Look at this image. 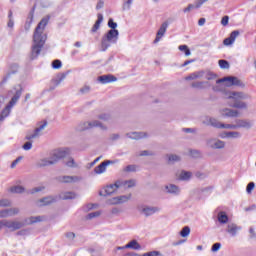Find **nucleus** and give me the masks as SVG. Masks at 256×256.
Returning <instances> with one entry per match:
<instances>
[{
	"label": "nucleus",
	"mask_w": 256,
	"mask_h": 256,
	"mask_svg": "<svg viewBox=\"0 0 256 256\" xmlns=\"http://www.w3.org/2000/svg\"><path fill=\"white\" fill-rule=\"evenodd\" d=\"M95 127H99L102 131H107V126L101 123L99 120H92L83 122L80 124V131H87L89 129H95Z\"/></svg>",
	"instance_id": "4"
},
{
	"label": "nucleus",
	"mask_w": 256,
	"mask_h": 256,
	"mask_svg": "<svg viewBox=\"0 0 256 256\" xmlns=\"http://www.w3.org/2000/svg\"><path fill=\"white\" fill-rule=\"evenodd\" d=\"M219 249H221V243H215L212 245L211 251H213V253H216V251H218Z\"/></svg>",
	"instance_id": "62"
},
{
	"label": "nucleus",
	"mask_w": 256,
	"mask_h": 256,
	"mask_svg": "<svg viewBox=\"0 0 256 256\" xmlns=\"http://www.w3.org/2000/svg\"><path fill=\"white\" fill-rule=\"evenodd\" d=\"M44 189H45V187L39 186V187H36V188H33V189L29 190L28 193L30 195H34V193H39V192L43 191Z\"/></svg>",
	"instance_id": "51"
},
{
	"label": "nucleus",
	"mask_w": 256,
	"mask_h": 256,
	"mask_svg": "<svg viewBox=\"0 0 256 256\" xmlns=\"http://www.w3.org/2000/svg\"><path fill=\"white\" fill-rule=\"evenodd\" d=\"M3 226L10 231H19L23 227V223L14 220L3 219Z\"/></svg>",
	"instance_id": "8"
},
{
	"label": "nucleus",
	"mask_w": 256,
	"mask_h": 256,
	"mask_svg": "<svg viewBox=\"0 0 256 256\" xmlns=\"http://www.w3.org/2000/svg\"><path fill=\"white\" fill-rule=\"evenodd\" d=\"M59 183H77L81 181V177L79 176H60L57 178Z\"/></svg>",
	"instance_id": "19"
},
{
	"label": "nucleus",
	"mask_w": 256,
	"mask_h": 256,
	"mask_svg": "<svg viewBox=\"0 0 256 256\" xmlns=\"http://www.w3.org/2000/svg\"><path fill=\"white\" fill-rule=\"evenodd\" d=\"M71 153V149L69 148H61L53 152L52 154V161H55V163L61 161V159H65L67 155Z\"/></svg>",
	"instance_id": "7"
},
{
	"label": "nucleus",
	"mask_w": 256,
	"mask_h": 256,
	"mask_svg": "<svg viewBox=\"0 0 256 256\" xmlns=\"http://www.w3.org/2000/svg\"><path fill=\"white\" fill-rule=\"evenodd\" d=\"M191 172H189V171H182L181 173H180V179L182 180V181H189V179H191Z\"/></svg>",
	"instance_id": "42"
},
{
	"label": "nucleus",
	"mask_w": 256,
	"mask_h": 256,
	"mask_svg": "<svg viewBox=\"0 0 256 256\" xmlns=\"http://www.w3.org/2000/svg\"><path fill=\"white\" fill-rule=\"evenodd\" d=\"M111 116H109V114H100L98 116V119H101L102 121H109Z\"/></svg>",
	"instance_id": "63"
},
{
	"label": "nucleus",
	"mask_w": 256,
	"mask_h": 256,
	"mask_svg": "<svg viewBox=\"0 0 256 256\" xmlns=\"http://www.w3.org/2000/svg\"><path fill=\"white\" fill-rule=\"evenodd\" d=\"M52 67H53V69H61V67H62L61 60H54L52 62Z\"/></svg>",
	"instance_id": "55"
},
{
	"label": "nucleus",
	"mask_w": 256,
	"mask_h": 256,
	"mask_svg": "<svg viewBox=\"0 0 256 256\" xmlns=\"http://www.w3.org/2000/svg\"><path fill=\"white\" fill-rule=\"evenodd\" d=\"M228 99H233V101H239V99H249V95L243 92H230Z\"/></svg>",
	"instance_id": "24"
},
{
	"label": "nucleus",
	"mask_w": 256,
	"mask_h": 256,
	"mask_svg": "<svg viewBox=\"0 0 256 256\" xmlns=\"http://www.w3.org/2000/svg\"><path fill=\"white\" fill-rule=\"evenodd\" d=\"M108 33L104 34L101 39V51H107L111 45H115L119 41V30H117V23L112 18L108 20Z\"/></svg>",
	"instance_id": "2"
},
{
	"label": "nucleus",
	"mask_w": 256,
	"mask_h": 256,
	"mask_svg": "<svg viewBox=\"0 0 256 256\" xmlns=\"http://www.w3.org/2000/svg\"><path fill=\"white\" fill-rule=\"evenodd\" d=\"M11 109L13 108L7 104L0 114V121H5V119L11 115Z\"/></svg>",
	"instance_id": "32"
},
{
	"label": "nucleus",
	"mask_w": 256,
	"mask_h": 256,
	"mask_svg": "<svg viewBox=\"0 0 256 256\" xmlns=\"http://www.w3.org/2000/svg\"><path fill=\"white\" fill-rule=\"evenodd\" d=\"M115 163H119V160H115V161L105 160L100 165H98L94 168V173L96 175H101V174L105 173V171H107V167H109V165H115Z\"/></svg>",
	"instance_id": "9"
},
{
	"label": "nucleus",
	"mask_w": 256,
	"mask_h": 256,
	"mask_svg": "<svg viewBox=\"0 0 256 256\" xmlns=\"http://www.w3.org/2000/svg\"><path fill=\"white\" fill-rule=\"evenodd\" d=\"M119 187H121V181H116L114 184L107 185L99 192V195L101 197H109V195H113Z\"/></svg>",
	"instance_id": "6"
},
{
	"label": "nucleus",
	"mask_w": 256,
	"mask_h": 256,
	"mask_svg": "<svg viewBox=\"0 0 256 256\" xmlns=\"http://www.w3.org/2000/svg\"><path fill=\"white\" fill-rule=\"evenodd\" d=\"M67 78V73H59L57 74L56 78L52 79L51 83L53 86L50 87V91H53L56 87L61 85L62 81H65Z\"/></svg>",
	"instance_id": "15"
},
{
	"label": "nucleus",
	"mask_w": 256,
	"mask_h": 256,
	"mask_svg": "<svg viewBox=\"0 0 256 256\" xmlns=\"http://www.w3.org/2000/svg\"><path fill=\"white\" fill-rule=\"evenodd\" d=\"M207 121H208L207 125H211L216 129H237L236 124H224L212 117L207 118Z\"/></svg>",
	"instance_id": "5"
},
{
	"label": "nucleus",
	"mask_w": 256,
	"mask_h": 256,
	"mask_svg": "<svg viewBox=\"0 0 256 256\" xmlns=\"http://www.w3.org/2000/svg\"><path fill=\"white\" fill-rule=\"evenodd\" d=\"M204 79H207V81H213L215 79H217V74L208 71V72H204Z\"/></svg>",
	"instance_id": "41"
},
{
	"label": "nucleus",
	"mask_w": 256,
	"mask_h": 256,
	"mask_svg": "<svg viewBox=\"0 0 256 256\" xmlns=\"http://www.w3.org/2000/svg\"><path fill=\"white\" fill-rule=\"evenodd\" d=\"M49 165H55V161H53V158H42L36 162V167L39 169L43 167H49Z\"/></svg>",
	"instance_id": "22"
},
{
	"label": "nucleus",
	"mask_w": 256,
	"mask_h": 256,
	"mask_svg": "<svg viewBox=\"0 0 256 256\" xmlns=\"http://www.w3.org/2000/svg\"><path fill=\"white\" fill-rule=\"evenodd\" d=\"M138 211L145 217H151V215H155V213H159V211H161V208L149 207V206H139Z\"/></svg>",
	"instance_id": "10"
},
{
	"label": "nucleus",
	"mask_w": 256,
	"mask_h": 256,
	"mask_svg": "<svg viewBox=\"0 0 256 256\" xmlns=\"http://www.w3.org/2000/svg\"><path fill=\"white\" fill-rule=\"evenodd\" d=\"M100 216H101L100 211L91 212L86 216V219H95L96 217H100Z\"/></svg>",
	"instance_id": "50"
},
{
	"label": "nucleus",
	"mask_w": 256,
	"mask_h": 256,
	"mask_svg": "<svg viewBox=\"0 0 256 256\" xmlns=\"http://www.w3.org/2000/svg\"><path fill=\"white\" fill-rule=\"evenodd\" d=\"M24 151H30V149L33 148V143L32 142H26L23 146Z\"/></svg>",
	"instance_id": "61"
},
{
	"label": "nucleus",
	"mask_w": 256,
	"mask_h": 256,
	"mask_svg": "<svg viewBox=\"0 0 256 256\" xmlns=\"http://www.w3.org/2000/svg\"><path fill=\"white\" fill-rule=\"evenodd\" d=\"M139 169V166L135 164L128 165L123 168L124 173H136V171Z\"/></svg>",
	"instance_id": "38"
},
{
	"label": "nucleus",
	"mask_w": 256,
	"mask_h": 256,
	"mask_svg": "<svg viewBox=\"0 0 256 256\" xmlns=\"http://www.w3.org/2000/svg\"><path fill=\"white\" fill-rule=\"evenodd\" d=\"M89 91H91V87L87 85L80 89V93H82L83 95H85V93H89Z\"/></svg>",
	"instance_id": "64"
},
{
	"label": "nucleus",
	"mask_w": 256,
	"mask_h": 256,
	"mask_svg": "<svg viewBox=\"0 0 256 256\" xmlns=\"http://www.w3.org/2000/svg\"><path fill=\"white\" fill-rule=\"evenodd\" d=\"M167 27H169L168 22H163L156 34V38L154 40V43H159L161 41V38L167 33Z\"/></svg>",
	"instance_id": "17"
},
{
	"label": "nucleus",
	"mask_w": 256,
	"mask_h": 256,
	"mask_svg": "<svg viewBox=\"0 0 256 256\" xmlns=\"http://www.w3.org/2000/svg\"><path fill=\"white\" fill-rule=\"evenodd\" d=\"M131 5H133V0H123L122 9L124 11H129L131 9Z\"/></svg>",
	"instance_id": "43"
},
{
	"label": "nucleus",
	"mask_w": 256,
	"mask_h": 256,
	"mask_svg": "<svg viewBox=\"0 0 256 256\" xmlns=\"http://www.w3.org/2000/svg\"><path fill=\"white\" fill-rule=\"evenodd\" d=\"M218 65L220 69H229V62L227 60H219Z\"/></svg>",
	"instance_id": "47"
},
{
	"label": "nucleus",
	"mask_w": 256,
	"mask_h": 256,
	"mask_svg": "<svg viewBox=\"0 0 256 256\" xmlns=\"http://www.w3.org/2000/svg\"><path fill=\"white\" fill-rule=\"evenodd\" d=\"M142 256H163L159 251H151L144 253Z\"/></svg>",
	"instance_id": "56"
},
{
	"label": "nucleus",
	"mask_w": 256,
	"mask_h": 256,
	"mask_svg": "<svg viewBox=\"0 0 256 256\" xmlns=\"http://www.w3.org/2000/svg\"><path fill=\"white\" fill-rule=\"evenodd\" d=\"M168 157V163H179L181 161V156L177 154H169Z\"/></svg>",
	"instance_id": "39"
},
{
	"label": "nucleus",
	"mask_w": 256,
	"mask_h": 256,
	"mask_svg": "<svg viewBox=\"0 0 256 256\" xmlns=\"http://www.w3.org/2000/svg\"><path fill=\"white\" fill-rule=\"evenodd\" d=\"M51 19L50 15H46L41 21L38 23L37 27L34 30L33 34V45L30 59H37L39 55H41V50L45 45V41H47V34H45V28L49 25V21Z\"/></svg>",
	"instance_id": "1"
},
{
	"label": "nucleus",
	"mask_w": 256,
	"mask_h": 256,
	"mask_svg": "<svg viewBox=\"0 0 256 256\" xmlns=\"http://www.w3.org/2000/svg\"><path fill=\"white\" fill-rule=\"evenodd\" d=\"M218 221H219V223H222L223 225H225V223L229 222V216H227V214L225 212H219L218 213Z\"/></svg>",
	"instance_id": "37"
},
{
	"label": "nucleus",
	"mask_w": 256,
	"mask_h": 256,
	"mask_svg": "<svg viewBox=\"0 0 256 256\" xmlns=\"http://www.w3.org/2000/svg\"><path fill=\"white\" fill-rule=\"evenodd\" d=\"M21 161H23V156H19L18 158H16L11 164V169H15V167H17V165L21 163Z\"/></svg>",
	"instance_id": "52"
},
{
	"label": "nucleus",
	"mask_w": 256,
	"mask_h": 256,
	"mask_svg": "<svg viewBox=\"0 0 256 256\" xmlns=\"http://www.w3.org/2000/svg\"><path fill=\"white\" fill-rule=\"evenodd\" d=\"M219 113L222 117H239V111L230 108L220 109Z\"/></svg>",
	"instance_id": "21"
},
{
	"label": "nucleus",
	"mask_w": 256,
	"mask_h": 256,
	"mask_svg": "<svg viewBox=\"0 0 256 256\" xmlns=\"http://www.w3.org/2000/svg\"><path fill=\"white\" fill-rule=\"evenodd\" d=\"M241 231V226H238L235 223H229L226 228V232L231 235V237H237V233Z\"/></svg>",
	"instance_id": "20"
},
{
	"label": "nucleus",
	"mask_w": 256,
	"mask_h": 256,
	"mask_svg": "<svg viewBox=\"0 0 256 256\" xmlns=\"http://www.w3.org/2000/svg\"><path fill=\"white\" fill-rule=\"evenodd\" d=\"M101 23H103V14H97V21L93 25L91 32L92 33H97L101 27Z\"/></svg>",
	"instance_id": "31"
},
{
	"label": "nucleus",
	"mask_w": 256,
	"mask_h": 256,
	"mask_svg": "<svg viewBox=\"0 0 256 256\" xmlns=\"http://www.w3.org/2000/svg\"><path fill=\"white\" fill-rule=\"evenodd\" d=\"M47 127V121L40 122V125L34 130L33 134H27L26 140L31 141V139H37L41 135V131H43Z\"/></svg>",
	"instance_id": "12"
},
{
	"label": "nucleus",
	"mask_w": 256,
	"mask_h": 256,
	"mask_svg": "<svg viewBox=\"0 0 256 256\" xmlns=\"http://www.w3.org/2000/svg\"><path fill=\"white\" fill-rule=\"evenodd\" d=\"M216 83L219 85V83H224L225 87H245V83L241 81L238 77L235 76H228L221 79H218Z\"/></svg>",
	"instance_id": "3"
},
{
	"label": "nucleus",
	"mask_w": 256,
	"mask_h": 256,
	"mask_svg": "<svg viewBox=\"0 0 256 256\" xmlns=\"http://www.w3.org/2000/svg\"><path fill=\"white\" fill-rule=\"evenodd\" d=\"M253 189H255V182L248 183L246 186V193L251 195V193H253Z\"/></svg>",
	"instance_id": "46"
},
{
	"label": "nucleus",
	"mask_w": 256,
	"mask_h": 256,
	"mask_svg": "<svg viewBox=\"0 0 256 256\" xmlns=\"http://www.w3.org/2000/svg\"><path fill=\"white\" fill-rule=\"evenodd\" d=\"M11 203L7 199L0 200V207H10Z\"/></svg>",
	"instance_id": "58"
},
{
	"label": "nucleus",
	"mask_w": 256,
	"mask_h": 256,
	"mask_svg": "<svg viewBox=\"0 0 256 256\" xmlns=\"http://www.w3.org/2000/svg\"><path fill=\"white\" fill-rule=\"evenodd\" d=\"M131 199V195L129 196H117L108 200V205H121V203H127Z\"/></svg>",
	"instance_id": "14"
},
{
	"label": "nucleus",
	"mask_w": 256,
	"mask_h": 256,
	"mask_svg": "<svg viewBox=\"0 0 256 256\" xmlns=\"http://www.w3.org/2000/svg\"><path fill=\"white\" fill-rule=\"evenodd\" d=\"M8 211H9L10 217L19 215V208H9Z\"/></svg>",
	"instance_id": "57"
},
{
	"label": "nucleus",
	"mask_w": 256,
	"mask_h": 256,
	"mask_svg": "<svg viewBox=\"0 0 256 256\" xmlns=\"http://www.w3.org/2000/svg\"><path fill=\"white\" fill-rule=\"evenodd\" d=\"M126 249H134L135 251H139L141 249V244L137 242V240H132L128 244L125 245Z\"/></svg>",
	"instance_id": "33"
},
{
	"label": "nucleus",
	"mask_w": 256,
	"mask_h": 256,
	"mask_svg": "<svg viewBox=\"0 0 256 256\" xmlns=\"http://www.w3.org/2000/svg\"><path fill=\"white\" fill-rule=\"evenodd\" d=\"M206 145L211 149H225V141L217 138H210L206 141Z\"/></svg>",
	"instance_id": "11"
},
{
	"label": "nucleus",
	"mask_w": 256,
	"mask_h": 256,
	"mask_svg": "<svg viewBox=\"0 0 256 256\" xmlns=\"http://www.w3.org/2000/svg\"><path fill=\"white\" fill-rule=\"evenodd\" d=\"M203 77H205V71H197L186 76L185 81H195V79H203Z\"/></svg>",
	"instance_id": "28"
},
{
	"label": "nucleus",
	"mask_w": 256,
	"mask_h": 256,
	"mask_svg": "<svg viewBox=\"0 0 256 256\" xmlns=\"http://www.w3.org/2000/svg\"><path fill=\"white\" fill-rule=\"evenodd\" d=\"M40 221H43V218H41V216H33L30 218L31 223H40Z\"/></svg>",
	"instance_id": "59"
},
{
	"label": "nucleus",
	"mask_w": 256,
	"mask_h": 256,
	"mask_svg": "<svg viewBox=\"0 0 256 256\" xmlns=\"http://www.w3.org/2000/svg\"><path fill=\"white\" fill-rule=\"evenodd\" d=\"M221 25L227 27L229 25V16H224L221 20Z\"/></svg>",
	"instance_id": "60"
},
{
	"label": "nucleus",
	"mask_w": 256,
	"mask_h": 256,
	"mask_svg": "<svg viewBox=\"0 0 256 256\" xmlns=\"http://www.w3.org/2000/svg\"><path fill=\"white\" fill-rule=\"evenodd\" d=\"M60 198L64 201L69 199H77V194H75V192H63L60 194Z\"/></svg>",
	"instance_id": "34"
},
{
	"label": "nucleus",
	"mask_w": 256,
	"mask_h": 256,
	"mask_svg": "<svg viewBox=\"0 0 256 256\" xmlns=\"http://www.w3.org/2000/svg\"><path fill=\"white\" fill-rule=\"evenodd\" d=\"M98 81L100 83H102L103 85L107 84V83H113L115 81H117V77L108 74V75H102L100 77H98Z\"/></svg>",
	"instance_id": "27"
},
{
	"label": "nucleus",
	"mask_w": 256,
	"mask_h": 256,
	"mask_svg": "<svg viewBox=\"0 0 256 256\" xmlns=\"http://www.w3.org/2000/svg\"><path fill=\"white\" fill-rule=\"evenodd\" d=\"M165 189L166 193H169L170 195H179L181 193V189L175 184H168L165 186Z\"/></svg>",
	"instance_id": "26"
},
{
	"label": "nucleus",
	"mask_w": 256,
	"mask_h": 256,
	"mask_svg": "<svg viewBox=\"0 0 256 256\" xmlns=\"http://www.w3.org/2000/svg\"><path fill=\"white\" fill-rule=\"evenodd\" d=\"M192 89H208L211 87V83L209 81H195L191 84Z\"/></svg>",
	"instance_id": "25"
},
{
	"label": "nucleus",
	"mask_w": 256,
	"mask_h": 256,
	"mask_svg": "<svg viewBox=\"0 0 256 256\" xmlns=\"http://www.w3.org/2000/svg\"><path fill=\"white\" fill-rule=\"evenodd\" d=\"M239 34H240L239 30L232 31L230 36L223 40V44L226 46L233 45L235 43V39L239 37Z\"/></svg>",
	"instance_id": "23"
},
{
	"label": "nucleus",
	"mask_w": 256,
	"mask_h": 256,
	"mask_svg": "<svg viewBox=\"0 0 256 256\" xmlns=\"http://www.w3.org/2000/svg\"><path fill=\"white\" fill-rule=\"evenodd\" d=\"M179 51H184L186 57H189V55H191V50H189V47L187 45H180Z\"/></svg>",
	"instance_id": "48"
},
{
	"label": "nucleus",
	"mask_w": 256,
	"mask_h": 256,
	"mask_svg": "<svg viewBox=\"0 0 256 256\" xmlns=\"http://www.w3.org/2000/svg\"><path fill=\"white\" fill-rule=\"evenodd\" d=\"M57 199L53 196H48L41 198L40 200L36 201V207H45L47 205H52V203H55Z\"/></svg>",
	"instance_id": "16"
},
{
	"label": "nucleus",
	"mask_w": 256,
	"mask_h": 256,
	"mask_svg": "<svg viewBox=\"0 0 256 256\" xmlns=\"http://www.w3.org/2000/svg\"><path fill=\"white\" fill-rule=\"evenodd\" d=\"M236 129H251L253 121L247 119H236Z\"/></svg>",
	"instance_id": "13"
},
{
	"label": "nucleus",
	"mask_w": 256,
	"mask_h": 256,
	"mask_svg": "<svg viewBox=\"0 0 256 256\" xmlns=\"http://www.w3.org/2000/svg\"><path fill=\"white\" fill-rule=\"evenodd\" d=\"M241 137V133L239 132H226L221 136L222 139H239Z\"/></svg>",
	"instance_id": "35"
},
{
	"label": "nucleus",
	"mask_w": 256,
	"mask_h": 256,
	"mask_svg": "<svg viewBox=\"0 0 256 256\" xmlns=\"http://www.w3.org/2000/svg\"><path fill=\"white\" fill-rule=\"evenodd\" d=\"M21 95H23V89L20 88V90H17L14 96L11 98L10 102L8 103L9 107H15L17 105V101L21 99Z\"/></svg>",
	"instance_id": "29"
},
{
	"label": "nucleus",
	"mask_w": 256,
	"mask_h": 256,
	"mask_svg": "<svg viewBox=\"0 0 256 256\" xmlns=\"http://www.w3.org/2000/svg\"><path fill=\"white\" fill-rule=\"evenodd\" d=\"M7 217H11L9 209L0 210V219H7Z\"/></svg>",
	"instance_id": "49"
},
{
	"label": "nucleus",
	"mask_w": 256,
	"mask_h": 256,
	"mask_svg": "<svg viewBox=\"0 0 256 256\" xmlns=\"http://www.w3.org/2000/svg\"><path fill=\"white\" fill-rule=\"evenodd\" d=\"M190 155L194 159H199V157H201V151H199V150H190Z\"/></svg>",
	"instance_id": "53"
},
{
	"label": "nucleus",
	"mask_w": 256,
	"mask_h": 256,
	"mask_svg": "<svg viewBox=\"0 0 256 256\" xmlns=\"http://www.w3.org/2000/svg\"><path fill=\"white\" fill-rule=\"evenodd\" d=\"M230 107L234 109H247V103L239 100H234L233 104H230Z\"/></svg>",
	"instance_id": "36"
},
{
	"label": "nucleus",
	"mask_w": 256,
	"mask_h": 256,
	"mask_svg": "<svg viewBox=\"0 0 256 256\" xmlns=\"http://www.w3.org/2000/svg\"><path fill=\"white\" fill-rule=\"evenodd\" d=\"M34 15H35V8H33L28 14L26 23L24 25L25 31H29V29H31V25L33 24Z\"/></svg>",
	"instance_id": "30"
},
{
	"label": "nucleus",
	"mask_w": 256,
	"mask_h": 256,
	"mask_svg": "<svg viewBox=\"0 0 256 256\" xmlns=\"http://www.w3.org/2000/svg\"><path fill=\"white\" fill-rule=\"evenodd\" d=\"M197 179H207V173L198 171L195 173Z\"/></svg>",
	"instance_id": "54"
},
{
	"label": "nucleus",
	"mask_w": 256,
	"mask_h": 256,
	"mask_svg": "<svg viewBox=\"0 0 256 256\" xmlns=\"http://www.w3.org/2000/svg\"><path fill=\"white\" fill-rule=\"evenodd\" d=\"M10 192L11 193H18V194L25 193V187H23V186H13V187L10 188Z\"/></svg>",
	"instance_id": "40"
},
{
	"label": "nucleus",
	"mask_w": 256,
	"mask_h": 256,
	"mask_svg": "<svg viewBox=\"0 0 256 256\" xmlns=\"http://www.w3.org/2000/svg\"><path fill=\"white\" fill-rule=\"evenodd\" d=\"M136 183L135 180H127L124 182H121V187H127L128 189H131V187H135Z\"/></svg>",
	"instance_id": "44"
},
{
	"label": "nucleus",
	"mask_w": 256,
	"mask_h": 256,
	"mask_svg": "<svg viewBox=\"0 0 256 256\" xmlns=\"http://www.w3.org/2000/svg\"><path fill=\"white\" fill-rule=\"evenodd\" d=\"M126 137H128V139L139 141V139H147L149 134L147 132H129L126 133Z\"/></svg>",
	"instance_id": "18"
},
{
	"label": "nucleus",
	"mask_w": 256,
	"mask_h": 256,
	"mask_svg": "<svg viewBox=\"0 0 256 256\" xmlns=\"http://www.w3.org/2000/svg\"><path fill=\"white\" fill-rule=\"evenodd\" d=\"M189 233H191V228H189V226H185V227L180 231L181 237H189Z\"/></svg>",
	"instance_id": "45"
}]
</instances>
